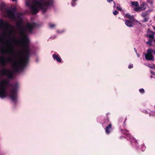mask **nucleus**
Here are the masks:
<instances>
[{
	"label": "nucleus",
	"mask_w": 155,
	"mask_h": 155,
	"mask_svg": "<svg viewBox=\"0 0 155 155\" xmlns=\"http://www.w3.org/2000/svg\"><path fill=\"white\" fill-rule=\"evenodd\" d=\"M131 4L132 5L135 6L136 7H138L139 6V3L137 1L133 2L131 1Z\"/></svg>",
	"instance_id": "a211bd4d"
},
{
	"label": "nucleus",
	"mask_w": 155,
	"mask_h": 155,
	"mask_svg": "<svg viewBox=\"0 0 155 155\" xmlns=\"http://www.w3.org/2000/svg\"><path fill=\"white\" fill-rule=\"evenodd\" d=\"M133 67V66H132V65H129L128 66V68L129 69H131V68H132Z\"/></svg>",
	"instance_id": "2f4dec72"
},
{
	"label": "nucleus",
	"mask_w": 155,
	"mask_h": 155,
	"mask_svg": "<svg viewBox=\"0 0 155 155\" xmlns=\"http://www.w3.org/2000/svg\"><path fill=\"white\" fill-rule=\"evenodd\" d=\"M56 26V25L55 24L51 23L49 24V28L51 29H53Z\"/></svg>",
	"instance_id": "4be33fe9"
},
{
	"label": "nucleus",
	"mask_w": 155,
	"mask_h": 155,
	"mask_svg": "<svg viewBox=\"0 0 155 155\" xmlns=\"http://www.w3.org/2000/svg\"><path fill=\"white\" fill-rule=\"evenodd\" d=\"M19 87V85L18 83H15L12 86L10 97L12 100L13 102L16 101L17 99V92Z\"/></svg>",
	"instance_id": "20e7f679"
},
{
	"label": "nucleus",
	"mask_w": 155,
	"mask_h": 155,
	"mask_svg": "<svg viewBox=\"0 0 155 155\" xmlns=\"http://www.w3.org/2000/svg\"><path fill=\"white\" fill-rule=\"evenodd\" d=\"M52 57L54 60L60 63L61 62L62 59L58 55L55 54H54L52 55Z\"/></svg>",
	"instance_id": "9b49d317"
},
{
	"label": "nucleus",
	"mask_w": 155,
	"mask_h": 155,
	"mask_svg": "<svg viewBox=\"0 0 155 155\" xmlns=\"http://www.w3.org/2000/svg\"><path fill=\"white\" fill-rule=\"evenodd\" d=\"M126 120V118H125L124 120L123 119V118L122 117H120L118 120V123L119 124H120L121 123H122V122H123V124L124 125L125 124V121Z\"/></svg>",
	"instance_id": "dca6fc26"
},
{
	"label": "nucleus",
	"mask_w": 155,
	"mask_h": 155,
	"mask_svg": "<svg viewBox=\"0 0 155 155\" xmlns=\"http://www.w3.org/2000/svg\"><path fill=\"white\" fill-rule=\"evenodd\" d=\"M12 72L11 70L5 68L0 69V78H1L4 75H5L9 78H11L13 76Z\"/></svg>",
	"instance_id": "39448f33"
},
{
	"label": "nucleus",
	"mask_w": 155,
	"mask_h": 155,
	"mask_svg": "<svg viewBox=\"0 0 155 155\" xmlns=\"http://www.w3.org/2000/svg\"><path fill=\"white\" fill-rule=\"evenodd\" d=\"M106 118L105 119L104 121L102 124L103 126L104 127H105L107 124L108 125V124H109V123H111L109 121L107 115Z\"/></svg>",
	"instance_id": "4468645a"
},
{
	"label": "nucleus",
	"mask_w": 155,
	"mask_h": 155,
	"mask_svg": "<svg viewBox=\"0 0 155 155\" xmlns=\"http://www.w3.org/2000/svg\"><path fill=\"white\" fill-rule=\"evenodd\" d=\"M9 84V81L6 79L0 81V97L3 98L8 95L7 89Z\"/></svg>",
	"instance_id": "7ed1b4c3"
},
{
	"label": "nucleus",
	"mask_w": 155,
	"mask_h": 155,
	"mask_svg": "<svg viewBox=\"0 0 155 155\" xmlns=\"http://www.w3.org/2000/svg\"><path fill=\"white\" fill-rule=\"evenodd\" d=\"M150 72L151 74H152L153 75H155V73L154 71H151Z\"/></svg>",
	"instance_id": "c85d7f7f"
},
{
	"label": "nucleus",
	"mask_w": 155,
	"mask_h": 155,
	"mask_svg": "<svg viewBox=\"0 0 155 155\" xmlns=\"http://www.w3.org/2000/svg\"><path fill=\"white\" fill-rule=\"evenodd\" d=\"M149 15L148 13L146 12L142 13L141 16L144 18L143 22H146L148 21L149 19Z\"/></svg>",
	"instance_id": "6e6552de"
},
{
	"label": "nucleus",
	"mask_w": 155,
	"mask_h": 155,
	"mask_svg": "<svg viewBox=\"0 0 155 155\" xmlns=\"http://www.w3.org/2000/svg\"><path fill=\"white\" fill-rule=\"evenodd\" d=\"M113 0H107V1L108 2H110L112 1Z\"/></svg>",
	"instance_id": "473e14b6"
},
{
	"label": "nucleus",
	"mask_w": 155,
	"mask_h": 155,
	"mask_svg": "<svg viewBox=\"0 0 155 155\" xmlns=\"http://www.w3.org/2000/svg\"><path fill=\"white\" fill-rule=\"evenodd\" d=\"M105 127V132L107 134H109L112 130V124L111 123H109L107 126H106Z\"/></svg>",
	"instance_id": "1a4fd4ad"
},
{
	"label": "nucleus",
	"mask_w": 155,
	"mask_h": 155,
	"mask_svg": "<svg viewBox=\"0 0 155 155\" xmlns=\"http://www.w3.org/2000/svg\"><path fill=\"white\" fill-rule=\"evenodd\" d=\"M34 23H28L24 26L21 23H18L16 26L20 38L16 39L14 26L0 20V29L3 33L0 35V51L3 54L11 56L0 57V65L4 66L11 64L15 71L20 72L24 68L28 61L30 54L29 39L26 32H31L35 26Z\"/></svg>",
	"instance_id": "f257e3e1"
},
{
	"label": "nucleus",
	"mask_w": 155,
	"mask_h": 155,
	"mask_svg": "<svg viewBox=\"0 0 155 155\" xmlns=\"http://www.w3.org/2000/svg\"><path fill=\"white\" fill-rule=\"evenodd\" d=\"M57 32L58 33H61L62 32H63V31H60L59 30H57Z\"/></svg>",
	"instance_id": "7c9ffc66"
},
{
	"label": "nucleus",
	"mask_w": 155,
	"mask_h": 155,
	"mask_svg": "<svg viewBox=\"0 0 155 155\" xmlns=\"http://www.w3.org/2000/svg\"><path fill=\"white\" fill-rule=\"evenodd\" d=\"M55 0H49V9L50 7L54 8L55 6Z\"/></svg>",
	"instance_id": "2eb2a0df"
},
{
	"label": "nucleus",
	"mask_w": 155,
	"mask_h": 155,
	"mask_svg": "<svg viewBox=\"0 0 155 155\" xmlns=\"http://www.w3.org/2000/svg\"><path fill=\"white\" fill-rule=\"evenodd\" d=\"M134 50H135V51L136 52H137V50H136V49L135 48H134Z\"/></svg>",
	"instance_id": "c9c22d12"
},
{
	"label": "nucleus",
	"mask_w": 155,
	"mask_h": 155,
	"mask_svg": "<svg viewBox=\"0 0 155 155\" xmlns=\"http://www.w3.org/2000/svg\"><path fill=\"white\" fill-rule=\"evenodd\" d=\"M153 29L154 30H155V26H153Z\"/></svg>",
	"instance_id": "f704fd0d"
},
{
	"label": "nucleus",
	"mask_w": 155,
	"mask_h": 155,
	"mask_svg": "<svg viewBox=\"0 0 155 155\" xmlns=\"http://www.w3.org/2000/svg\"><path fill=\"white\" fill-rule=\"evenodd\" d=\"M152 76H151V78H152Z\"/></svg>",
	"instance_id": "4c0bfd02"
},
{
	"label": "nucleus",
	"mask_w": 155,
	"mask_h": 155,
	"mask_svg": "<svg viewBox=\"0 0 155 155\" xmlns=\"http://www.w3.org/2000/svg\"><path fill=\"white\" fill-rule=\"evenodd\" d=\"M123 138H125V137L124 136H122L120 137V138H121V139H122Z\"/></svg>",
	"instance_id": "72a5a7b5"
},
{
	"label": "nucleus",
	"mask_w": 155,
	"mask_h": 155,
	"mask_svg": "<svg viewBox=\"0 0 155 155\" xmlns=\"http://www.w3.org/2000/svg\"><path fill=\"white\" fill-rule=\"evenodd\" d=\"M149 67L151 68H152L154 70H155V65L154 64H153V65H149Z\"/></svg>",
	"instance_id": "393cba45"
},
{
	"label": "nucleus",
	"mask_w": 155,
	"mask_h": 155,
	"mask_svg": "<svg viewBox=\"0 0 155 155\" xmlns=\"http://www.w3.org/2000/svg\"><path fill=\"white\" fill-rule=\"evenodd\" d=\"M117 8L120 11H121L122 10V9L120 7L117 6Z\"/></svg>",
	"instance_id": "c756f323"
},
{
	"label": "nucleus",
	"mask_w": 155,
	"mask_h": 155,
	"mask_svg": "<svg viewBox=\"0 0 155 155\" xmlns=\"http://www.w3.org/2000/svg\"><path fill=\"white\" fill-rule=\"evenodd\" d=\"M149 50H151V51H150L151 52V53L152 54V53H153L154 55H155V50H153L152 49H148Z\"/></svg>",
	"instance_id": "bb28decb"
},
{
	"label": "nucleus",
	"mask_w": 155,
	"mask_h": 155,
	"mask_svg": "<svg viewBox=\"0 0 155 155\" xmlns=\"http://www.w3.org/2000/svg\"><path fill=\"white\" fill-rule=\"evenodd\" d=\"M118 13V12L116 10H115L113 12V14L115 15H117Z\"/></svg>",
	"instance_id": "cd10ccee"
},
{
	"label": "nucleus",
	"mask_w": 155,
	"mask_h": 155,
	"mask_svg": "<svg viewBox=\"0 0 155 155\" xmlns=\"http://www.w3.org/2000/svg\"><path fill=\"white\" fill-rule=\"evenodd\" d=\"M48 3V0H34L33 4L30 7L33 13H37L39 9L45 8Z\"/></svg>",
	"instance_id": "f03ea898"
},
{
	"label": "nucleus",
	"mask_w": 155,
	"mask_h": 155,
	"mask_svg": "<svg viewBox=\"0 0 155 155\" xmlns=\"http://www.w3.org/2000/svg\"><path fill=\"white\" fill-rule=\"evenodd\" d=\"M150 31V33H152L153 34H150L148 36V37L150 38H151V39H153L154 38V32L152 31H151L149 29H148V31Z\"/></svg>",
	"instance_id": "f3484780"
},
{
	"label": "nucleus",
	"mask_w": 155,
	"mask_h": 155,
	"mask_svg": "<svg viewBox=\"0 0 155 155\" xmlns=\"http://www.w3.org/2000/svg\"><path fill=\"white\" fill-rule=\"evenodd\" d=\"M150 51L151 50L148 49L147 53L145 55V58L147 60H152L154 58L153 56Z\"/></svg>",
	"instance_id": "0eeeda50"
},
{
	"label": "nucleus",
	"mask_w": 155,
	"mask_h": 155,
	"mask_svg": "<svg viewBox=\"0 0 155 155\" xmlns=\"http://www.w3.org/2000/svg\"><path fill=\"white\" fill-rule=\"evenodd\" d=\"M121 132L124 135H125L126 138L127 139L129 137H130L131 134L127 130H120Z\"/></svg>",
	"instance_id": "f8f14e48"
},
{
	"label": "nucleus",
	"mask_w": 155,
	"mask_h": 155,
	"mask_svg": "<svg viewBox=\"0 0 155 155\" xmlns=\"http://www.w3.org/2000/svg\"><path fill=\"white\" fill-rule=\"evenodd\" d=\"M13 1H16V0H12Z\"/></svg>",
	"instance_id": "e433bc0d"
},
{
	"label": "nucleus",
	"mask_w": 155,
	"mask_h": 155,
	"mask_svg": "<svg viewBox=\"0 0 155 155\" xmlns=\"http://www.w3.org/2000/svg\"><path fill=\"white\" fill-rule=\"evenodd\" d=\"M127 140L130 141L132 144H133L134 143L136 147L138 146V142L137 141L136 139L133 137H131V135L130 136V137H129L127 139Z\"/></svg>",
	"instance_id": "9d476101"
},
{
	"label": "nucleus",
	"mask_w": 155,
	"mask_h": 155,
	"mask_svg": "<svg viewBox=\"0 0 155 155\" xmlns=\"http://www.w3.org/2000/svg\"><path fill=\"white\" fill-rule=\"evenodd\" d=\"M77 1V0H72L71 4L72 6L74 7L76 5V2Z\"/></svg>",
	"instance_id": "b1692460"
},
{
	"label": "nucleus",
	"mask_w": 155,
	"mask_h": 155,
	"mask_svg": "<svg viewBox=\"0 0 155 155\" xmlns=\"http://www.w3.org/2000/svg\"><path fill=\"white\" fill-rule=\"evenodd\" d=\"M125 16L126 17L130 19L131 20H133L134 19V17L133 16H131L128 14H127Z\"/></svg>",
	"instance_id": "412c9836"
},
{
	"label": "nucleus",
	"mask_w": 155,
	"mask_h": 155,
	"mask_svg": "<svg viewBox=\"0 0 155 155\" xmlns=\"http://www.w3.org/2000/svg\"><path fill=\"white\" fill-rule=\"evenodd\" d=\"M146 4L145 3L143 2V3L140 6V7L142 8V10H145L146 9Z\"/></svg>",
	"instance_id": "aec40b11"
},
{
	"label": "nucleus",
	"mask_w": 155,
	"mask_h": 155,
	"mask_svg": "<svg viewBox=\"0 0 155 155\" xmlns=\"http://www.w3.org/2000/svg\"><path fill=\"white\" fill-rule=\"evenodd\" d=\"M134 11L137 12H140L143 11L140 6L136 7L134 8Z\"/></svg>",
	"instance_id": "6ab92c4d"
},
{
	"label": "nucleus",
	"mask_w": 155,
	"mask_h": 155,
	"mask_svg": "<svg viewBox=\"0 0 155 155\" xmlns=\"http://www.w3.org/2000/svg\"><path fill=\"white\" fill-rule=\"evenodd\" d=\"M152 41L150 39H149L148 40V41L146 42V44L147 45H148L150 46H152Z\"/></svg>",
	"instance_id": "5701e85b"
},
{
	"label": "nucleus",
	"mask_w": 155,
	"mask_h": 155,
	"mask_svg": "<svg viewBox=\"0 0 155 155\" xmlns=\"http://www.w3.org/2000/svg\"><path fill=\"white\" fill-rule=\"evenodd\" d=\"M15 11L14 9H5V12L7 16L12 20H15Z\"/></svg>",
	"instance_id": "423d86ee"
},
{
	"label": "nucleus",
	"mask_w": 155,
	"mask_h": 155,
	"mask_svg": "<svg viewBox=\"0 0 155 155\" xmlns=\"http://www.w3.org/2000/svg\"><path fill=\"white\" fill-rule=\"evenodd\" d=\"M139 91L142 94L144 92V90L143 88H141L139 90Z\"/></svg>",
	"instance_id": "a878e982"
},
{
	"label": "nucleus",
	"mask_w": 155,
	"mask_h": 155,
	"mask_svg": "<svg viewBox=\"0 0 155 155\" xmlns=\"http://www.w3.org/2000/svg\"><path fill=\"white\" fill-rule=\"evenodd\" d=\"M125 25L128 27H133V22L129 20H125L124 21Z\"/></svg>",
	"instance_id": "ddd939ff"
}]
</instances>
